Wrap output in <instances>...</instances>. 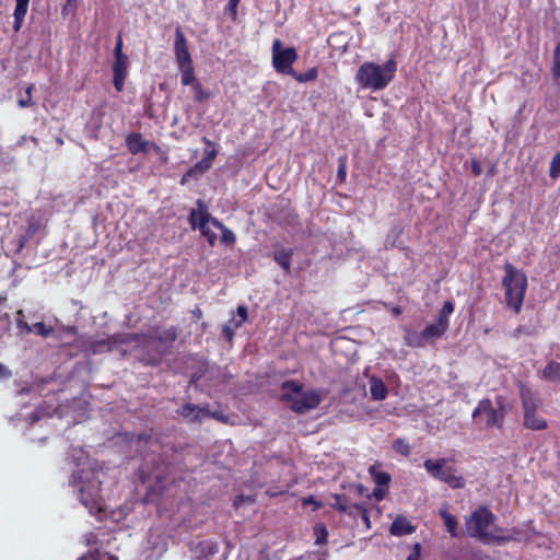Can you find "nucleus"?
I'll use <instances>...</instances> for the list:
<instances>
[{
    "label": "nucleus",
    "instance_id": "nucleus-48",
    "mask_svg": "<svg viewBox=\"0 0 560 560\" xmlns=\"http://www.w3.org/2000/svg\"><path fill=\"white\" fill-rule=\"evenodd\" d=\"M307 504H314V508L317 509L320 506V503H318L317 501H315V499L313 497H308L307 499H304L303 500V505H307Z\"/></svg>",
    "mask_w": 560,
    "mask_h": 560
},
{
    "label": "nucleus",
    "instance_id": "nucleus-32",
    "mask_svg": "<svg viewBox=\"0 0 560 560\" xmlns=\"http://www.w3.org/2000/svg\"><path fill=\"white\" fill-rule=\"evenodd\" d=\"M393 448L404 456H408L410 454V446L404 439H396L393 442Z\"/></svg>",
    "mask_w": 560,
    "mask_h": 560
},
{
    "label": "nucleus",
    "instance_id": "nucleus-39",
    "mask_svg": "<svg viewBox=\"0 0 560 560\" xmlns=\"http://www.w3.org/2000/svg\"><path fill=\"white\" fill-rule=\"evenodd\" d=\"M241 0H228V4L225 7V11L234 19L237 13V5Z\"/></svg>",
    "mask_w": 560,
    "mask_h": 560
},
{
    "label": "nucleus",
    "instance_id": "nucleus-15",
    "mask_svg": "<svg viewBox=\"0 0 560 560\" xmlns=\"http://www.w3.org/2000/svg\"><path fill=\"white\" fill-rule=\"evenodd\" d=\"M126 144L132 154L158 151V147L153 142L145 141L140 133H130L126 138Z\"/></svg>",
    "mask_w": 560,
    "mask_h": 560
},
{
    "label": "nucleus",
    "instance_id": "nucleus-42",
    "mask_svg": "<svg viewBox=\"0 0 560 560\" xmlns=\"http://www.w3.org/2000/svg\"><path fill=\"white\" fill-rule=\"evenodd\" d=\"M126 77L125 74H114V85L117 91L120 92L122 90Z\"/></svg>",
    "mask_w": 560,
    "mask_h": 560
},
{
    "label": "nucleus",
    "instance_id": "nucleus-45",
    "mask_svg": "<svg viewBox=\"0 0 560 560\" xmlns=\"http://www.w3.org/2000/svg\"><path fill=\"white\" fill-rule=\"evenodd\" d=\"M407 560H420V545L416 544L413 551L409 555Z\"/></svg>",
    "mask_w": 560,
    "mask_h": 560
},
{
    "label": "nucleus",
    "instance_id": "nucleus-24",
    "mask_svg": "<svg viewBox=\"0 0 560 560\" xmlns=\"http://www.w3.org/2000/svg\"><path fill=\"white\" fill-rule=\"evenodd\" d=\"M440 515L444 521V524L453 537L457 536V521L455 516L448 513L446 509H441Z\"/></svg>",
    "mask_w": 560,
    "mask_h": 560
},
{
    "label": "nucleus",
    "instance_id": "nucleus-49",
    "mask_svg": "<svg viewBox=\"0 0 560 560\" xmlns=\"http://www.w3.org/2000/svg\"><path fill=\"white\" fill-rule=\"evenodd\" d=\"M552 74L555 79L560 80V62H553Z\"/></svg>",
    "mask_w": 560,
    "mask_h": 560
},
{
    "label": "nucleus",
    "instance_id": "nucleus-26",
    "mask_svg": "<svg viewBox=\"0 0 560 560\" xmlns=\"http://www.w3.org/2000/svg\"><path fill=\"white\" fill-rule=\"evenodd\" d=\"M129 68V59L127 55L116 56L115 62L113 66L114 74H125L127 75Z\"/></svg>",
    "mask_w": 560,
    "mask_h": 560
},
{
    "label": "nucleus",
    "instance_id": "nucleus-3",
    "mask_svg": "<svg viewBox=\"0 0 560 560\" xmlns=\"http://www.w3.org/2000/svg\"><path fill=\"white\" fill-rule=\"evenodd\" d=\"M495 516L486 508L476 510L466 522L467 533L471 537L485 541H508L514 539L512 534L503 535L502 530L494 525Z\"/></svg>",
    "mask_w": 560,
    "mask_h": 560
},
{
    "label": "nucleus",
    "instance_id": "nucleus-17",
    "mask_svg": "<svg viewBox=\"0 0 560 560\" xmlns=\"http://www.w3.org/2000/svg\"><path fill=\"white\" fill-rule=\"evenodd\" d=\"M22 317H23V314L21 311H19L18 317H16V323H18V327L22 334L33 332V334H36L42 337H47L50 334L51 329L48 328L44 323L38 322L33 325H28L23 322Z\"/></svg>",
    "mask_w": 560,
    "mask_h": 560
},
{
    "label": "nucleus",
    "instance_id": "nucleus-46",
    "mask_svg": "<svg viewBox=\"0 0 560 560\" xmlns=\"http://www.w3.org/2000/svg\"><path fill=\"white\" fill-rule=\"evenodd\" d=\"M114 54H115V57L116 56H124L125 55L124 51H122V39H121L120 36L117 39Z\"/></svg>",
    "mask_w": 560,
    "mask_h": 560
},
{
    "label": "nucleus",
    "instance_id": "nucleus-33",
    "mask_svg": "<svg viewBox=\"0 0 560 560\" xmlns=\"http://www.w3.org/2000/svg\"><path fill=\"white\" fill-rule=\"evenodd\" d=\"M314 533H315V536H316V544L317 545H322V544L326 542L327 536H328V532H327L326 527L323 524H316L315 527H314Z\"/></svg>",
    "mask_w": 560,
    "mask_h": 560
},
{
    "label": "nucleus",
    "instance_id": "nucleus-25",
    "mask_svg": "<svg viewBox=\"0 0 560 560\" xmlns=\"http://www.w3.org/2000/svg\"><path fill=\"white\" fill-rule=\"evenodd\" d=\"M542 378L547 381L560 380V363L550 362L542 370Z\"/></svg>",
    "mask_w": 560,
    "mask_h": 560
},
{
    "label": "nucleus",
    "instance_id": "nucleus-21",
    "mask_svg": "<svg viewBox=\"0 0 560 560\" xmlns=\"http://www.w3.org/2000/svg\"><path fill=\"white\" fill-rule=\"evenodd\" d=\"M370 393L373 399L383 400L387 396V387L381 378L371 377Z\"/></svg>",
    "mask_w": 560,
    "mask_h": 560
},
{
    "label": "nucleus",
    "instance_id": "nucleus-47",
    "mask_svg": "<svg viewBox=\"0 0 560 560\" xmlns=\"http://www.w3.org/2000/svg\"><path fill=\"white\" fill-rule=\"evenodd\" d=\"M223 332H224V335L226 336V338H228L229 340H231V339L233 338V335H234V328H232V327H231V326H229V325H225V326L223 327Z\"/></svg>",
    "mask_w": 560,
    "mask_h": 560
},
{
    "label": "nucleus",
    "instance_id": "nucleus-34",
    "mask_svg": "<svg viewBox=\"0 0 560 560\" xmlns=\"http://www.w3.org/2000/svg\"><path fill=\"white\" fill-rule=\"evenodd\" d=\"M221 233V242L230 245L235 242V235L232 231L228 230L224 225L221 224V229H219Z\"/></svg>",
    "mask_w": 560,
    "mask_h": 560
},
{
    "label": "nucleus",
    "instance_id": "nucleus-19",
    "mask_svg": "<svg viewBox=\"0 0 560 560\" xmlns=\"http://www.w3.org/2000/svg\"><path fill=\"white\" fill-rule=\"evenodd\" d=\"M180 415L189 420L201 421L206 416H209V412L203 408L188 404L182 407Z\"/></svg>",
    "mask_w": 560,
    "mask_h": 560
},
{
    "label": "nucleus",
    "instance_id": "nucleus-16",
    "mask_svg": "<svg viewBox=\"0 0 560 560\" xmlns=\"http://www.w3.org/2000/svg\"><path fill=\"white\" fill-rule=\"evenodd\" d=\"M190 551L196 560H210V558L217 553L218 546L212 540H200L191 542Z\"/></svg>",
    "mask_w": 560,
    "mask_h": 560
},
{
    "label": "nucleus",
    "instance_id": "nucleus-18",
    "mask_svg": "<svg viewBox=\"0 0 560 560\" xmlns=\"http://www.w3.org/2000/svg\"><path fill=\"white\" fill-rule=\"evenodd\" d=\"M30 0H16L15 9L13 13L14 23L13 30L14 32H19L23 25L24 18L28 10Z\"/></svg>",
    "mask_w": 560,
    "mask_h": 560
},
{
    "label": "nucleus",
    "instance_id": "nucleus-35",
    "mask_svg": "<svg viewBox=\"0 0 560 560\" xmlns=\"http://www.w3.org/2000/svg\"><path fill=\"white\" fill-rule=\"evenodd\" d=\"M550 177L558 178L560 176V152L557 153L550 164Z\"/></svg>",
    "mask_w": 560,
    "mask_h": 560
},
{
    "label": "nucleus",
    "instance_id": "nucleus-27",
    "mask_svg": "<svg viewBox=\"0 0 560 560\" xmlns=\"http://www.w3.org/2000/svg\"><path fill=\"white\" fill-rule=\"evenodd\" d=\"M180 72V81L183 85H194L195 83H199L196 80L194 67H185L178 69Z\"/></svg>",
    "mask_w": 560,
    "mask_h": 560
},
{
    "label": "nucleus",
    "instance_id": "nucleus-50",
    "mask_svg": "<svg viewBox=\"0 0 560 560\" xmlns=\"http://www.w3.org/2000/svg\"><path fill=\"white\" fill-rule=\"evenodd\" d=\"M10 374V371L3 364L0 363V380L9 377Z\"/></svg>",
    "mask_w": 560,
    "mask_h": 560
},
{
    "label": "nucleus",
    "instance_id": "nucleus-36",
    "mask_svg": "<svg viewBox=\"0 0 560 560\" xmlns=\"http://www.w3.org/2000/svg\"><path fill=\"white\" fill-rule=\"evenodd\" d=\"M191 89L194 91L196 101L202 102L209 97V93L202 89L200 83H195Z\"/></svg>",
    "mask_w": 560,
    "mask_h": 560
},
{
    "label": "nucleus",
    "instance_id": "nucleus-53",
    "mask_svg": "<svg viewBox=\"0 0 560 560\" xmlns=\"http://www.w3.org/2000/svg\"><path fill=\"white\" fill-rule=\"evenodd\" d=\"M42 418V411L40 410H36L33 415H32V423L38 421L39 419Z\"/></svg>",
    "mask_w": 560,
    "mask_h": 560
},
{
    "label": "nucleus",
    "instance_id": "nucleus-13",
    "mask_svg": "<svg viewBox=\"0 0 560 560\" xmlns=\"http://www.w3.org/2000/svg\"><path fill=\"white\" fill-rule=\"evenodd\" d=\"M175 35H176V38H175V43H174V49H175V57H176V62H177L178 69L185 68V67H191L192 60H191V57H190V54L188 50L187 42L184 36V33L182 32V30L179 27L176 28Z\"/></svg>",
    "mask_w": 560,
    "mask_h": 560
},
{
    "label": "nucleus",
    "instance_id": "nucleus-44",
    "mask_svg": "<svg viewBox=\"0 0 560 560\" xmlns=\"http://www.w3.org/2000/svg\"><path fill=\"white\" fill-rule=\"evenodd\" d=\"M212 163L209 162V160H201L199 163L196 164L195 168L199 172H205L210 168Z\"/></svg>",
    "mask_w": 560,
    "mask_h": 560
},
{
    "label": "nucleus",
    "instance_id": "nucleus-51",
    "mask_svg": "<svg viewBox=\"0 0 560 560\" xmlns=\"http://www.w3.org/2000/svg\"><path fill=\"white\" fill-rule=\"evenodd\" d=\"M215 155H217V151L214 149H212L211 151H207L206 152L205 160H209V162L212 163V161L214 160Z\"/></svg>",
    "mask_w": 560,
    "mask_h": 560
},
{
    "label": "nucleus",
    "instance_id": "nucleus-41",
    "mask_svg": "<svg viewBox=\"0 0 560 560\" xmlns=\"http://www.w3.org/2000/svg\"><path fill=\"white\" fill-rule=\"evenodd\" d=\"M33 86L32 85H28L27 89H26V97H22L19 100V106L20 107H27L31 105V91H32Z\"/></svg>",
    "mask_w": 560,
    "mask_h": 560
},
{
    "label": "nucleus",
    "instance_id": "nucleus-9",
    "mask_svg": "<svg viewBox=\"0 0 560 560\" xmlns=\"http://www.w3.org/2000/svg\"><path fill=\"white\" fill-rule=\"evenodd\" d=\"M521 398L524 408V425L530 430H544L547 422L537 415V408L540 405L535 392L527 386L521 387Z\"/></svg>",
    "mask_w": 560,
    "mask_h": 560
},
{
    "label": "nucleus",
    "instance_id": "nucleus-8",
    "mask_svg": "<svg viewBox=\"0 0 560 560\" xmlns=\"http://www.w3.org/2000/svg\"><path fill=\"white\" fill-rule=\"evenodd\" d=\"M423 466L430 476L447 483L450 487L454 489L464 487L463 477L448 459H427Z\"/></svg>",
    "mask_w": 560,
    "mask_h": 560
},
{
    "label": "nucleus",
    "instance_id": "nucleus-40",
    "mask_svg": "<svg viewBox=\"0 0 560 560\" xmlns=\"http://www.w3.org/2000/svg\"><path fill=\"white\" fill-rule=\"evenodd\" d=\"M276 259L277 261L279 262V265L285 269V270H289L290 268V258L287 254H279L276 256Z\"/></svg>",
    "mask_w": 560,
    "mask_h": 560
},
{
    "label": "nucleus",
    "instance_id": "nucleus-1",
    "mask_svg": "<svg viewBox=\"0 0 560 560\" xmlns=\"http://www.w3.org/2000/svg\"><path fill=\"white\" fill-rule=\"evenodd\" d=\"M75 453L78 454L73 455L75 469L72 472L70 486L89 512L92 515H97L104 509L101 495V477L104 472L96 467V463L83 450H78Z\"/></svg>",
    "mask_w": 560,
    "mask_h": 560
},
{
    "label": "nucleus",
    "instance_id": "nucleus-29",
    "mask_svg": "<svg viewBox=\"0 0 560 560\" xmlns=\"http://www.w3.org/2000/svg\"><path fill=\"white\" fill-rule=\"evenodd\" d=\"M454 312V304L451 301H446L440 312L438 320L448 326V317Z\"/></svg>",
    "mask_w": 560,
    "mask_h": 560
},
{
    "label": "nucleus",
    "instance_id": "nucleus-20",
    "mask_svg": "<svg viewBox=\"0 0 560 560\" xmlns=\"http://www.w3.org/2000/svg\"><path fill=\"white\" fill-rule=\"evenodd\" d=\"M415 527L405 518V517H397L392 526H390V533L395 536H404L413 533Z\"/></svg>",
    "mask_w": 560,
    "mask_h": 560
},
{
    "label": "nucleus",
    "instance_id": "nucleus-28",
    "mask_svg": "<svg viewBox=\"0 0 560 560\" xmlns=\"http://www.w3.org/2000/svg\"><path fill=\"white\" fill-rule=\"evenodd\" d=\"M317 74H318V72H317L316 68H312L304 73H296L294 70H293V73H291V75H293L295 78V80L299 82L313 81L317 78Z\"/></svg>",
    "mask_w": 560,
    "mask_h": 560
},
{
    "label": "nucleus",
    "instance_id": "nucleus-22",
    "mask_svg": "<svg viewBox=\"0 0 560 560\" xmlns=\"http://www.w3.org/2000/svg\"><path fill=\"white\" fill-rule=\"evenodd\" d=\"M447 328L448 326L438 320L436 323L428 326L422 332L427 342L429 343L434 339L440 338L446 331Z\"/></svg>",
    "mask_w": 560,
    "mask_h": 560
},
{
    "label": "nucleus",
    "instance_id": "nucleus-5",
    "mask_svg": "<svg viewBox=\"0 0 560 560\" xmlns=\"http://www.w3.org/2000/svg\"><path fill=\"white\" fill-rule=\"evenodd\" d=\"M502 284L505 289V300L508 306L518 313L523 305L524 295L527 288L526 276L508 265Z\"/></svg>",
    "mask_w": 560,
    "mask_h": 560
},
{
    "label": "nucleus",
    "instance_id": "nucleus-11",
    "mask_svg": "<svg viewBox=\"0 0 560 560\" xmlns=\"http://www.w3.org/2000/svg\"><path fill=\"white\" fill-rule=\"evenodd\" d=\"M139 338V341H133L135 350L141 348L143 351L155 350L160 352V348L164 346H168L172 343L176 337L177 332L174 327H170L163 330H156L152 336L144 335H133Z\"/></svg>",
    "mask_w": 560,
    "mask_h": 560
},
{
    "label": "nucleus",
    "instance_id": "nucleus-7",
    "mask_svg": "<svg viewBox=\"0 0 560 560\" xmlns=\"http://www.w3.org/2000/svg\"><path fill=\"white\" fill-rule=\"evenodd\" d=\"M506 413L502 397H498L495 406L491 400L482 399L472 412L475 423L481 428L501 427Z\"/></svg>",
    "mask_w": 560,
    "mask_h": 560
},
{
    "label": "nucleus",
    "instance_id": "nucleus-4",
    "mask_svg": "<svg viewBox=\"0 0 560 560\" xmlns=\"http://www.w3.org/2000/svg\"><path fill=\"white\" fill-rule=\"evenodd\" d=\"M282 400L290 404L292 410L303 413L316 408L322 401L319 393L316 390H302V385L294 382H284L281 386Z\"/></svg>",
    "mask_w": 560,
    "mask_h": 560
},
{
    "label": "nucleus",
    "instance_id": "nucleus-12",
    "mask_svg": "<svg viewBox=\"0 0 560 560\" xmlns=\"http://www.w3.org/2000/svg\"><path fill=\"white\" fill-rule=\"evenodd\" d=\"M298 59L294 48H283L281 42L276 39L272 45V65L279 73H293L292 65Z\"/></svg>",
    "mask_w": 560,
    "mask_h": 560
},
{
    "label": "nucleus",
    "instance_id": "nucleus-52",
    "mask_svg": "<svg viewBox=\"0 0 560 560\" xmlns=\"http://www.w3.org/2000/svg\"><path fill=\"white\" fill-rule=\"evenodd\" d=\"M553 62H560V43L556 47Z\"/></svg>",
    "mask_w": 560,
    "mask_h": 560
},
{
    "label": "nucleus",
    "instance_id": "nucleus-6",
    "mask_svg": "<svg viewBox=\"0 0 560 560\" xmlns=\"http://www.w3.org/2000/svg\"><path fill=\"white\" fill-rule=\"evenodd\" d=\"M140 339L135 337L132 334L115 335L108 338H89L85 341V350L92 354L104 353L114 349H119L121 352L135 350L133 341Z\"/></svg>",
    "mask_w": 560,
    "mask_h": 560
},
{
    "label": "nucleus",
    "instance_id": "nucleus-43",
    "mask_svg": "<svg viewBox=\"0 0 560 560\" xmlns=\"http://www.w3.org/2000/svg\"><path fill=\"white\" fill-rule=\"evenodd\" d=\"M77 8V0H67L66 4L62 8V13L68 14L70 12H73Z\"/></svg>",
    "mask_w": 560,
    "mask_h": 560
},
{
    "label": "nucleus",
    "instance_id": "nucleus-30",
    "mask_svg": "<svg viewBox=\"0 0 560 560\" xmlns=\"http://www.w3.org/2000/svg\"><path fill=\"white\" fill-rule=\"evenodd\" d=\"M247 319V308L245 306H238L236 315L232 318L234 328L240 327Z\"/></svg>",
    "mask_w": 560,
    "mask_h": 560
},
{
    "label": "nucleus",
    "instance_id": "nucleus-31",
    "mask_svg": "<svg viewBox=\"0 0 560 560\" xmlns=\"http://www.w3.org/2000/svg\"><path fill=\"white\" fill-rule=\"evenodd\" d=\"M79 560H117L114 556L109 555L108 552H91L83 557H81Z\"/></svg>",
    "mask_w": 560,
    "mask_h": 560
},
{
    "label": "nucleus",
    "instance_id": "nucleus-23",
    "mask_svg": "<svg viewBox=\"0 0 560 560\" xmlns=\"http://www.w3.org/2000/svg\"><path fill=\"white\" fill-rule=\"evenodd\" d=\"M405 340L408 346L415 348L423 347L428 343L423 336V332H417L411 330H408L406 332Z\"/></svg>",
    "mask_w": 560,
    "mask_h": 560
},
{
    "label": "nucleus",
    "instance_id": "nucleus-38",
    "mask_svg": "<svg viewBox=\"0 0 560 560\" xmlns=\"http://www.w3.org/2000/svg\"><path fill=\"white\" fill-rule=\"evenodd\" d=\"M330 506L335 510L346 512L347 505L345 503V500L340 495H336L334 499V502L330 503Z\"/></svg>",
    "mask_w": 560,
    "mask_h": 560
},
{
    "label": "nucleus",
    "instance_id": "nucleus-37",
    "mask_svg": "<svg viewBox=\"0 0 560 560\" xmlns=\"http://www.w3.org/2000/svg\"><path fill=\"white\" fill-rule=\"evenodd\" d=\"M337 176H338V178L341 182L346 180V177H347V159L345 156L343 158H339V160H338Z\"/></svg>",
    "mask_w": 560,
    "mask_h": 560
},
{
    "label": "nucleus",
    "instance_id": "nucleus-10",
    "mask_svg": "<svg viewBox=\"0 0 560 560\" xmlns=\"http://www.w3.org/2000/svg\"><path fill=\"white\" fill-rule=\"evenodd\" d=\"M199 207L201 206L199 205ZM190 222L192 228L198 229L211 245L215 243L221 223L210 217L206 209L199 208L198 210H192L190 213Z\"/></svg>",
    "mask_w": 560,
    "mask_h": 560
},
{
    "label": "nucleus",
    "instance_id": "nucleus-14",
    "mask_svg": "<svg viewBox=\"0 0 560 560\" xmlns=\"http://www.w3.org/2000/svg\"><path fill=\"white\" fill-rule=\"evenodd\" d=\"M370 475L375 483V489L373 490V497L377 500V501H381L383 500L386 494H387V491H388V483L390 481V476L385 472V471H382L377 466H371L370 469Z\"/></svg>",
    "mask_w": 560,
    "mask_h": 560
},
{
    "label": "nucleus",
    "instance_id": "nucleus-2",
    "mask_svg": "<svg viewBox=\"0 0 560 560\" xmlns=\"http://www.w3.org/2000/svg\"><path fill=\"white\" fill-rule=\"evenodd\" d=\"M396 70L397 65L393 59L383 65L364 62L358 69L355 80L363 89L381 91L393 81Z\"/></svg>",
    "mask_w": 560,
    "mask_h": 560
}]
</instances>
